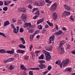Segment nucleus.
I'll return each instance as SVG.
<instances>
[{"label": "nucleus", "mask_w": 75, "mask_h": 75, "mask_svg": "<svg viewBox=\"0 0 75 75\" xmlns=\"http://www.w3.org/2000/svg\"><path fill=\"white\" fill-rule=\"evenodd\" d=\"M52 69V67L50 65L48 66L47 67V70L48 71H50Z\"/></svg>", "instance_id": "obj_34"}, {"label": "nucleus", "mask_w": 75, "mask_h": 75, "mask_svg": "<svg viewBox=\"0 0 75 75\" xmlns=\"http://www.w3.org/2000/svg\"><path fill=\"white\" fill-rule=\"evenodd\" d=\"M38 67L40 68V69H44V68H46L47 67V66L44 64H42L39 65Z\"/></svg>", "instance_id": "obj_6"}, {"label": "nucleus", "mask_w": 75, "mask_h": 75, "mask_svg": "<svg viewBox=\"0 0 75 75\" xmlns=\"http://www.w3.org/2000/svg\"><path fill=\"white\" fill-rule=\"evenodd\" d=\"M31 70H40V68L39 67L32 68H30Z\"/></svg>", "instance_id": "obj_23"}, {"label": "nucleus", "mask_w": 75, "mask_h": 75, "mask_svg": "<svg viewBox=\"0 0 75 75\" xmlns=\"http://www.w3.org/2000/svg\"><path fill=\"white\" fill-rule=\"evenodd\" d=\"M52 17L54 20H57L58 15H57V13L56 12H54L53 13Z\"/></svg>", "instance_id": "obj_5"}, {"label": "nucleus", "mask_w": 75, "mask_h": 75, "mask_svg": "<svg viewBox=\"0 0 75 75\" xmlns=\"http://www.w3.org/2000/svg\"><path fill=\"white\" fill-rule=\"evenodd\" d=\"M12 21L13 22V23H15L17 21V20H16L14 19H13L12 20Z\"/></svg>", "instance_id": "obj_61"}, {"label": "nucleus", "mask_w": 75, "mask_h": 75, "mask_svg": "<svg viewBox=\"0 0 75 75\" xmlns=\"http://www.w3.org/2000/svg\"><path fill=\"white\" fill-rule=\"evenodd\" d=\"M19 31L20 33H23L24 32V29L23 28H20Z\"/></svg>", "instance_id": "obj_36"}, {"label": "nucleus", "mask_w": 75, "mask_h": 75, "mask_svg": "<svg viewBox=\"0 0 75 75\" xmlns=\"http://www.w3.org/2000/svg\"><path fill=\"white\" fill-rule=\"evenodd\" d=\"M28 1L31 3H33L34 1L33 0H28Z\"/></svg>", "instance_id": "obj_62"}, {"label": "nucleus", "mask_w": 75, "mask_h": 75, "mask_svg": "<svg viewBox=\"0 0 75 75\" xmlns=\"http://www.w3.org/2000/svg\"><path fill=\"white\" fill-rule=\"evenodd\" d=\"M38 16L36 15L33 18V19L35 20V19H37L38 18Z\"/></svg>", "instance_id": "obj_44"}, {"label": "nucleus", "mask_w": 75, "mask_h": 75, "mask_svg": "<svg viewBox=\"0 0 75 75\" xmlns=\"http://www.w3.org/2000/svg\"><path fill=\"white\" fill-rule=\"evenodd\" d=\"M44 18H42V19H41L38 21L37 24V25H38V24H40V23H42L43 21H44Z\"/></svg>", "instance_id": "obj_11"}, {"label": "nucleus", "mask_w": 75, "mask_h": 75, "mask_svg": "<svg viewBox=\"0 0 75 75\" xmlns=\"http://www.w3.org/2000/svg\"><path fill=\"white\" fill-rule=\"evenodd\" d=\"M7 9H8V8L6 6L3 8V10H7Z\"/></svg>", "instance_id": "obj_60"}, {"label": "nucleus", "mask_w": 75, "mask_h": 75, "mask_svg": "<svg viewBox=\"0 0 75 75\" xmlns=\"http://www.w3.org/2000/svg\"><path fill=\"white\" fill-rule=\"evenodd\" d=\"M4 5L5 6H8V4H7V2L6 1H4Z\"/></svg>", "instance_id": "obj_53"}, {"label": "nucleus", "mask_w": 75, "mask_h": 75, "mask_svg": "<svg viewBox=\"0 0 75 75\" xmlns=\"http://www.w3.org/2000/svg\"><path fill=\"white\" fill-rule=\"evenodd\" d=\"M13 59H14V58H9L7 59V61H8V62H11L12 61H13Z\"/></svg>", "instance_id": "obj_20"}, {"label": "nucleus", "mask_w": 75, "mask_h": 75, "mask_svg": "<svg viewBox=\"0 0 75 75\" xmlns=\"http://www.w3.org/2000/svg\"><path fill=\"white\" fill-rule=\"evenodd\" d=\"M61 34H63V31L61 30H59V31L55 33L54 34L52 35L49 38V42H48V43L49 44H50L52 42V41L54 40L55 39V35H60Z\"/></svg>", "instance_id": "obj_2"}, {"label": "nucleus", "mask_w": 75, "mask_h": 75, "mask_svg": "<svg viewBox=\"0 0 75 75\" xmlns=\"http://www.w3.org/2000/svg\"><path fill=\"white\" fill-rule=\"evenodd\" d=\"M55 28H56V29L57 30H58V26H57V25H56V27Z\"/></svg>", "instance_id": "obj_63"}, {"label": "nucleus", "mask_w": 75, "mask_h": 75, "mask_svg": "<svg viewBox=\"0 0 75 75\" xmlns=\"http://www.w3.org/2000/svg\"><path fill=\"white\" fill-rule=\"evenodd\" d=\"M17 30H16V28H14L13 30V33L15 34H17V33L18 32L19 30V27L18 26L16 27Z\"/></svg>", "instance_id": "obj_8"}, {"label": "nucleus", "mask_w": 75, "mask_h": 75, "mask_svg": "<svg viewBox=\"0 0 75 75\" xmlns=\"http://www.w3.org/2000/svg\"><path fill=\"white\" fill-rule=\"evenodd\" d=\"M48 71H45L43 73V75H45L46 74H47L48 73Z\"/></svg>", "instance_id": "obj_48"}, {"label": "nucleus", "mask_w": 75, "mask_h": 75, "mask_svg": "<svg viewBox=\"0 0 75 75\" xmlns=\"http://www.w3.org/2000/svg\"><path fill=\"white\" fill-rule=\"evenodd\" d=\"M0 35L4 36V37H6V36L5 35V34H4L3 33L0 32Z\"/></svg>", "instance_id": "obj_40"}, {"label": "nucleus", "mask_w": 75, "mask_h": 75, "mask_svg": "<svg viewBox=\"0 0 75 75\" xmlns=\"http://www.w3.org/2000/svg\"><path fill=\"white\" fill-rule=\"evenodd\" d=\"M69 60L68 59H67L63 60L62 63L61 60H59L56 62V64L59 65L60 68H62V65L63 67H67V65L69 64Z\"/></svg>", "instance_id": "obj_1"}, {"label": "nucleus", "mask_w": 75, "mask_h": 75, "mask_svg": "<svg viewBox=\"0 0 75 75\" xmlns=\"http://www.w3.org/2000/svg\"><path fill=\"white\" fill-rule=\"evenodd\" d=\"M30 54H31V55L33 57V56H34V52H31Z\"/></svg>", "instance_id": "obj_54"}, {"label": "nucleus", "mask_w": 75, "mask_h": 75, "mask_svg": "<svg viewBox=\"0 0 75 75\" xmlns=\"http://www.w3.org/2000/svg\"><path fill=\"white\" fill-rule=\"evenodd\" d=\"M35 15H38V16H40V11H39L38 10L37 11L35 12Z\"/></svg>", "instance_id": "obj_31"}, {"label": "nucleus", "mask_w": 75, "mask_h": 75, "mask_svg": "<svg viewBox=\"0 0 75 75\" xmlns=\"http://www.w3.org/2000/svg\"><path fill=\"white\" fill-rule=\"evenodd\" d=\"M29 27L31 28V23H25L24 25V27Z\"/></svg>", "instance_id": "obj_9"}, {"label": "nucleus", "mask_w": 75, "mask_h": 75, "mask_svg": "<svg viewBox=\"0 0 75 75\" xmlns=\"http://www.w3.org/2000/svg\"><path fill=\"white\" fill-rule=\"evenodd\" d=\"M70 14H71L70 12L67 11H64L62 16V17H66L69 16Z\"/></svg>", "instance_id": "obj_3"}, {"label": "nucleus", "mask_w": 75, "mask_h": 75, "mask_svg": "<svg viewBox=\"0 0 75 75\" xmlns=\"http://www.w3.org/2000/svg\"><path fill=\"white\" fill-rule=\"evenodd\" d=\"M62 30H63V31H66L67 29L65 28H63Z\"/></svg>", "instance_id": "obj_59"}, {"label": "nucleus", "mask_w": 75, "mask_h": 75, "mask_svg": "<svg viewBox=\"0 0 75 75\" xmlns=\"http://www.w3.org/2000/svg\"><path fill=\"white\" fill-rule=\"evenodd\" d=\"M21 17H22V19L23 21L24 22V23H25V22H27V15L24 14H22L21 15Z\"/></svg>", "instance_id": "obj_4"}, {"label": "nucleus", "mask_w": 75, "mask_h": 75, "mask_svg": "<svg viewBox=\"0 0 75 75\" xmlns=\"http://www.w3.org/2000/svg\"><path fill=\"white\" fill-rule=\"evenodd\" d=\"M35 27H36V25H31V27H30V28H35Z\"/></svg>", "instance_id": "obj_47"}, {"label": "nucleus", "mask_w": 75, "mask_h": 75, "mask_svg": "<svg viewBox=\"0 0 75 75\" xmlns=\"http://www.w3.org/2000/svg\"><path fill=\"white\" fill-rule=\"evenodd\" d=\"M37 27L39 30H42V27L41 25H38Z\"/></svg>", "instance_id": "obj_28"}, {"label": "nucleus", "mask_w": 75, "mask_h": 75, "mask_svg": "<svg viewBox=\"0 0 75 75\" xmlns=\"http://www.w3.org/2000/svg\"><path fill=\"white\" fill-rule=\"evenodd\" d=\"M33 48V45H30L29 47V48L30 49V51H31L32 48Z\"/></svg>", "instance_id": "obj_42"}, {"label": "nucleus", "mask_w": 75, "mask_h": 75, "mask_svg": "<svg viewBox=\"0 0 75 75\" xmlns=\"http://www.w3.org/2000/svg\"><path fill=\"white\" fill-rule=\"evenodd\" d=\"M28 8H29L30 9L32 8V6H31V5H30L28 6Z\"/></svg>", "instance_id": "obj_55"}, {"label": "nucleus", "mask_w": 75, "mask_h": 75, "mask_svg": "<svg viewBox=\"0 0 75 75\" xmlns=\"http://www.w3.org/2000/svg\"><path fill=\"white\" fill-rule=\"evenodd\" d=\"M25 52V50H19V53L21 54H23L24 52Z\"/></svg>", "instance_id": "obj_33"}, {"label": "nucleus", "mask_w": 75, "mask_h": 75, "mask_svg": "<svg viewBox=\"0 0 75 75\" xmlns=\"http://www.w3.org/2000/svg\"><path fill=\"white\" fill-rule=\"evenodd\" d=\"M3 2L1 1H0V6H3Z\"/></svg>", "instance_id": "obj_50"}, {"label": "nucleus", "mask_w": 75, "mask_h": 75, "mask_svg": "<svg viewBox=\"0 0 75 75\" xmlns=\"http://www.w3.org/2000/svg\"><path fill=\"white\" fill-rule=\"evenodd\" d=\"M47 24H48L49 25L50 27H53V26L54 25H53L52 23L51 22H49L48 21H47Z\"/></svg>", "instance_id": "obj_29"}, {"label": "nucleus", "mask_w": 75, "mask_h": 75, "mask_svg": "<svg viewBox=\"0 0 75 75\" xmlns=\"http://www.w3.org/2000/svg\"><path fill=\"white\" fill-rule=\"evenodd\" d=\"M64 7L67 9V10H70L71 8L70 7H69V6H67V5H64Z\"/></svg>", "instance_id": "obj_26"}, {"label": "nucleus", "mask_w": 75, "mask_h": 75, "mask_svg": "<svg viewBox=\"0 0 75 75\" xmlns=\"http://www.w3.org/2000/svg\"><path fill=\"white\" fill-rule=\"evenodd\" d=\"M64 52H65V50H61L60 52V54H64Z\"/></svg>", "instance_id": "obj_35"}, {"label": "nucleus", "mask_w": 75, "mask_h": 75, "mask_svg": "<svg viewBox=\"0 0 75 75\" xmlns=\"http://www.w3.org/2000/svg\"><path fill=\"white\" fill-rule=\"evenodd\" d=\"M20 67L21 70H23L24 71H27V70L25 67L24 65H21Z\"/></svg>", "instance_id": "obj_15"}, {"label": "nucleus", "mask_w": 75, "mask_h": 75, "mask_svg": "<svg viewBox=\"0 0 75 75\" xmlns=\"http://www.w3.org/2000/svg\"><path fill=\"white\" fill-rule=\"evenodd\" d=\"M45 56L46 57L45 59L47 61H49L51 59V56L50 55V53L48 54H47Z\"/></svg>", "instance_id": "obj_7"}, {"label": "nucleus", "mask_w": 75, "mask_h": 75, "mask_svg": "<svg viewBox=\"0 0 75 75\" xmlns=\"http://www.w3.org/2000/svg\"><path fill=\"white\" fill-rule=\"evenodd\" d=\"M38 33V30H36L35 32L33 34V35L34 36L35 34H37Z\"/></svg>", "instance_id": "obj_39"}, {"label": "nucleus", "mask_w": 75, "mask_h": 75, "mask_svg": "<svg viewBox=\"0 0 75 75\" xmlns=\"http://www.w3.org/2000/svg\"><path fill=\"white\" fill-rule=\"evenodd\" d=\"M10 24V22L8 21H7L5 22L4 23V27H6L7 25Z\"/></svg>", "instance_id": "obj_16"}, {"label": "nucleus", "mask_w": 75, "mask_h": 75, "mask_svg": "<svg viewBox=\"0 0 75 75\" xmlns=\"http://www.w3.org/2000/svg\"><path fill=\"white\" fill-rule=\"evenodd\" d=\"M8 69L9 71H12L13 70V69H14V67H13V66L11 64L9 67L8 68Z\"/></svg>", "instance_id": "obj_21"}, {"label": "nucleus", "mask_w": 75, "mask_h": 75, "mask_svg": "<svg viewBox=\"0 0 75 75\" xmlns=\"http://www.w3.org/2000/svg\"><path fill=\"white\" fill-rule=\"evenodd\" d=\"M48 27H49V25L48 24H47L45 26V28H47Z\"/></svg>", "instance_id": "obj_56"}, {"label": "nucleus", "mask_w": 75, "mask_h": 75, "mask_svg": "<svg viewBox=\"0 0 75 75\" xmlns=\"http://www.w3.org/2000/svg\"><path fill=\"white\" fill-rule=\"evenodd\" d=\"M39 62L40 64H44V63H45V61L44 60H40L39 61Z\"/></svg>", "instance_id": "obj_27"}, {"label": "nucleus", "mask_w": 75, "mask_h": 75, "mask_svg": "<svg viewBox=\"0 0 75 75\" xmlns=\"http://www.w3.org/2000/svg\"><path fill=\"white\" fill-rule=\"evenodd\" d=\"M11 25L12 28H13V29H14V28H15L14 25H13V24H11Z\"/></svg>", "instance_id": "obj_57"}, {"label": "nucleus", "mask_w": 75, "mask_h": 75, "mask_svg": "<svg viewBox=\"0 0 75 75\" xmlns=\"http://www.w3.org/2000/svg\"><path fill=\"white\" fill-rule=\"evenodd\" d=\"M0 53H6V51L4 49L0 50Z\"/></svg>", "instance_id": "obj_30"}, {"label": "nucleus", "mask_w": 75, "mask_h": 75, "mask_svg": "<svg viewBox=\"0 0 75 75\" xmlns=\"http://www.w3.org/2000/svg\"><path fill=\"white\" fill-rule=\"evenodd\" d=\"M45 48L47 51H51L52 49V47L51 46H46Z\"/></svg>", "instance_id": "obj_13"}, {"label": "nucleus", "mask_w": 75, "mask_h": 75, "mask_svg": "<svg viewBox=\"0 0 75 75\" xmlns=\"http://www.w3.org/2000/svg\"><path fill=\"white\" fill-rule=\"evenodd\" d=\"M67 71H68L69 72H71V68H67L66 69Z\"/></svg>", "instance_id": "obj_41"}, {"label": "nucleus", "mask_w": 75, "mask_h": 75, "mask_svg": "<svg viewBox=\"0 0 75 75\" xmlns=\"http://www.w3.org/2000/svg\"><path fill=\"white\" fill-rule=\"evenodd\" d=\"M34 4L36 6H40V3L38 1L35 2L34 3Z\"/></svg>", "instance_id": "obj_25"}, {"label": "nucleus", "mask_w": 75, "mask_h": 75, "mask_svg": "<svg viewBox=\"0 0 75 75\" xmlns=\"http://www.w3.org/2000/svg\"><path fill=\"white\" fill-rule=\"evenodd\" d=\"M19 47L20 48H25V46L22 44H21L19 45Z\"/></svg>", "instance_id": "obj_19"}, {"label": "nucleus", "mask_w": 75, "mask_h": 75, "mask_svg": "<svg viewBox=\"0 0 75 75\" xmlns=\"http://www.w3.org/2000/svg\"><path fill=\"white\" fill-rule=\"evenodd\" d=\"M45 31H46V29H45V28L43 29L42 30V33H44V32H45Z\"/></svg>", "instance_id": "obj_58"}, {"label": "nucleus", "mask_w": 75, "mask_h": 75, "mask_svg": "<svg viewBox=\"0 0 75 75\" xmlns=\"http://www.w3.org/2000/svg\"><path fill=\"white\" fill-rule=\"evenodd\" d=\"M42 52L44 54L45 56L46 55H47V54H48L50 53V52H47V51H46L45 50H43L42 51Z\"/></svg>", "instance_id": "obj_24"}, {"label": "nucleus", "mask_w": 75, "mask_h": 75, "mask_svg": "<svg viewBox=\"0 0 75 75\" xmlns=\"http://www.w3.org/2000/svg\"><path fill=\"white\" fill-rule=\"evenodd\" d=\"M29 75H33V71H30L29 72Z\"/></svg>", "instance_id": "obj_37"}, {"label": "nucleus", "mask_w": 75, "mask_h": 75, "mask_svg": "<svg viewBox=\"0 0 75 75\" xmlns=\"http://www.w3.org/2000/svg\"><path fill=\"white\" fill-rule=\"evenodd\" d=\"M7 54H13L14 53V49H12V51L7 50L6 52Z\"/></svg>", "instance_id": "obj_10"}, {"label": "nucleus", "mask_w": 75, "mask_h": 75, "mask_svg": "<svg viewBox=\"0 0 75 75\" xmlns=\"http://www.w3.org/2000/svg\"><path fill=\"white\" fill-rule=\"evenodd\" d=\"M38 59H45V55L44 54H41L38 57Z\"/></svg>", "instance_id": "obj_14"}, {"label": "nucleus", "mask_w": 75, "mask_h": 75, "mask_svg": "<svg viewBox=\"0 0 75 75\" xmlns=\"http://www.w3.org/2000/svg\"><path fill=\"white\" fill-rule=\"evenodd\" d=\"M71 53L72 54H74V55H75V50L72 51Z\"/></svg>", "instance_id": "obj_49"}, {"label": "nucleus", "mask_w": 75, "mask_h": 75, "mask_svg": "<svg viewBox=\"0 0 75 75\" xmlns=\"http://www.w3.org/2000/svg\"><path fill=\"white\" fill-rule=\"evenodd\" d=\"M59 47L62 50H64V47H62V45H60L59 46Z\"/></svg>", "instance_id": "obj_38"}, {"label": "nucleus", "mask_w": 75, "mask_h": 75, "mask_svg": "<svg viewBox=\"0 0 75 75\" xmlns=\"http://www.w3.org/2000/svg\"><path fill=\"white\" fill-rule=\"evenodd\" d=\"M70 18L71 20L72 21H74V18H72V16H71L70 17Z\"/></svg>", "instance_id": "obj_51"}, {"label": "nucleus", "mask_w": 75, "mask_h": 75, "mask_svg": "<svg viewBox=\"0 0 75 75\" xmlns=\"http://www.w3.org/2000/svg\"><path fill=\"white\" fill-rule=\"evenodd\" d=\"M29 58V56L26 55L24 57V59L26 60H27Z\"/></svg>", "instance_id": "obj_43"}, {"label": "nucleus", "mask_w": 75, "mask_h": 75, "mask_svg": "<svg viewBox=\"0 0 75 75\" xmlns=\"http://www.w3.org/2000/svg\"><path fill=\"white\" fill-rule=\"evenodd\" d=\"M57 6V4L54 3L53 5L50 8H51L52 10H55Z\"/></svg>", "instance_id": "obj_12"}, {"label": "nucleus", "mask_w": 75, "mask_h": 75, "mask_svg": "<svg viewBox=\"0 0 75 75\" xmlns=\"http://www.w3.org/2000/svg\"><path fill=\"white\" fill-rule=\"evenodd\" d=\"M66 42L65 40H63L61 41L60 42V45H64V44Z\"/></svg>", "instance_id": "obj_22"}, {"label": "nucleus", "mask_w": 75, "mask_h": 75, "mask_svg": "<svg viewBox=\"0 0 75 75\" xmlns=\"http://www.w3.org/2000/svg\"><path fill=\"white\" fill-rule=\"evenodd\" d=\"M34 38V35H30V40H31V39L32 38Z\"/></svg>", "instance_id": "obj_46"}, {"label": "nucleus", "mask_w": 75, "mask_h": 75, "mask_svg": "<svg viewBox=\"0 0 75 75\" xmlns=\"http://www.w3.org/2000/svg\"><path fill=\"white\" fill-rule=\"evenodd\" d=\"M41 52L40 51H36L35 52V54H38V53H40Z\"/></svg>", "instance_id": "obj_52"}, {"label": "nucleus", "mask_w": 75, "mask_h": 75, "mask_svg": "<svg viewBox=\"0 0 75 75\" xmlns=\"http://www.w3.org/2000/svg\"><path fill=\"white\" fill-rule=\"evenodd\" d=\"M45 4V2L44 1H40L39 3V6H42Z\"/></svg>", "instance_id": "obj_17"}, {"label": "nucleus", "mask_w": 75, "mask_h": 75, "mask_svg": "<svg viewBox=\"0 0 75 75\" xmlns=\"http://www.w3.org/2000/svg\"><path fill=\"white\" fill-rule=\"evenodd\" d=\"M52 32H54V31H56V29L55 28H54L52 30Z\"/></svg>", "instance_id": "obj_64"}, {"label": "nucleus", "mask_w": 75, "mask_h": 75, "mask_svg": "<svg viewBox=\"0 0 75 75\" xmlns=\"http://www.w3.org/2000/svg\"><path fill=\"white\" fill-rule=\"evenodd\" d=\"M20 40L22 41L23 44H25V41L24 40L23 38L21 37L20 38Z\"/></svg>", "instance_id": "obj_18"}, {"label": "nucleus", "mask_w": 75, "mask_h": 75, "mask_svg": "<svg viewBox=\"0 0 75 75\" xmlns=\"http://www.w3.org/2000/svg\"><path fill=\"white\" fill-rule=\"evenodd\" d=\"M28 32H29V33H32L33 32H34L33 29H30V30H29V29L28 28Z\"/></svg>", "instance_id": "obj_32"}, {"label": "nucleus", "mask_w": 75, "mask_h": 75, "mask_svg": "<svg viewBox=\"0 0 75 75\" xmlns=\"http://www.w3.org/2000/svg\"><path fill=\"white\" fill-rule=\"evenodd\" d=\"M45 1L47 3H52V1L50 2V0H45Z\"/></svg>", "instance_id": "obj_45"}]
</instances>
